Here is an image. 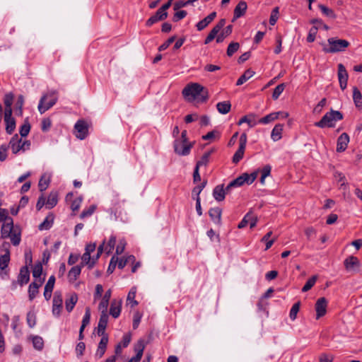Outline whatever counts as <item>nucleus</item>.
I'll list each match as a JSON object with an SVG mask.
<instances>
[{
  "instance_id": "f257e3e1",
  "label": "nucleus",
  "mask_w": 362,
  "mask_h": 362,
  "mask_svg": "<svg viewBox=\"0 0 362 362\" xmlns=\"http://www.w3.org/2000/svg\"><path fill=\"white\" fill-rule=\"evenodd\" d=\"M183 96L188 100H197L200 102H205L209 98L207 88L197 83L187 84L182 90Z\"/></svg>"
},
{
  "instance_id": "f03ea898",
  "label": "nucleus",
  "mask_w": 362,
  "mask_h": 362,
  "mask_svg": "<svg viewBox=\"0 0 362 362\" xmlns=\"http://www.w3.org/2000/svg\"><path fill=\"white\" fill-rule=\"evenodd\" d=\"M58 100V93L57 90H50L46 92L41 97L37 109L41 114L53 107Z\"/></svg>"
},
{
  "instance_id": "7ed1b4c3",
  "label": "nucleus",
  "mask_w": 362,
  "mask_h": 362,
  "mask_svg": "<svg viewBox=\"0 0 362 362\" xmlns=\"http://www.w3.org/2000/svg\"><path fill=\"white\" fill-rule=\"evenodd\" d=\"M349 42L346 40L330 37L327 40V44H322V50L325 53L343 52L349 46Z\"/></svg>"
},
{
  "instance_id": "20e7f679",
  "label": "nucleus",
  "mask_w": 362,
  "mask_h": 362,
  "mask_svg": "<svg viewBox=\"0 0 362 362\" xmlns=\"http://www.w3.org/2000/svg\"><path fill=\"white\" fill-rule=\"evenodd\" d=\"M343 119V115L337 110H331L327 112L322 119L315 123V126L320 128L334 127L337 121Z\"/></svg>"
},
{
  "instance_id": "39448f33",
  "label": "nucleus",
  "mask_w": 362,
  "mask_h": 362,
  "mask_svg": "<svg viewBox=\"0 0 362 362\" xmlns=\"http://www.w3.org/2000/svg\"><path fill=\"white\" fill-rule=\"evenodd\" d=\"M192 144L188 141L175 140L174 142V151L180 156H187L189 154Z\"/></svg>"
},
{
  "instance_id": "423d86ee",
  "label": "nucleus",
  "mask_w": 362,
  "mask_h": 362,
  "mask_svg": "<svg viewBox=\"0 0 362 362\" xmlns=\"http://www.w3.org/2000/svg\"><path fill=\"white\" fill-rule=\"evenodd\" d=\"M346 269L351 272H358L361 267L359 259L355 256H349L344 261Z\"/></svg>"
},
{
  "instance_id": "0eeeda50",
  "label": "nucleus",
  "mask_w": 362,
  "mask_h": 362,
  "mask_svg": "<svg viewBox=\"0 0 362 362\" xmlns=\"http://www.w3.org/2000/svg\"><path fill=\"white\" fill-rule=\"evenodd\" d=\"M75 134L81 140L84 139L88 135V125L84 120H78L74 125Z\"/></svg>"
},
{
  "instance_id": "6e6552de",
  "label": "nucleus",
  "mask_w": 362,
  "mask_h": 362,
  "mask_svg": "<svg viewBox=\"0 0 362 362\" xmlns=\"http://www.w3.org/2000/svg\"><path fill=\"white\" fill-rule=\"evenodd\" d=\"M4 121L6 123V131L8 134H11L16 128V120L12 117V110L4 111Z\"/></svg>"
},
{
  "instance_id": "1a4fd4ad",
  "label": "nucleus",
  "mask_w": 362,
  "mask_h": 362,
  "mask_svg": "<svg viewBox=\"0 0 362 362\" xmlns=\"http://www.w3.org/2000/svg\"><path fill=\"white\" fill-rule=\"evenodd\" d=\"M349 75L345 66L342 64H338V78L341 90H344L347 86Z\"/></svg>"
},
{
  "instance_id": "9d476101",
  "label": "nucleus",
  "mask_w": 362,
  "mask_h": 362,
  "mask_svg": "<svg viewBox=\"0 0 362 362\" xmlns=\"http://www.w3.org/2000/svg\"><path fill=\"white\" fill-rule=\"evenodd\" d=\"M257 222V217L252 212H248L239 223L238 227L243 228L249 223L250 228H252L256 226Z\"/></svg>"
},
{
  "instance_id": "9b49d317",
  "label": "nucleus",
  "mask_w": 362,
  "mask_h": 362,
  "mask_svg": "<svg viewBox=\"0 0 362 362\" xmlns=\"http://www.w3.org/2000/svg\"><path fill=\"white\" fill-rule=\"evenodd\" d=\"M327 300L325 298H320L315 303L316 319L324 316L327 312Z\"/></svg>"
},
{
  "instance_id": "f8f14e48",
  "label": "nucleus",
  "mask_w": 362,
  "mask_h": 362,
  "mask_svg": "<svg viewBox=\"0 0 362 362\" xmlns=\"http://www.w3.org/2000/svg\"><path fill=\"white\" fill-rule=\"evenodd\" d=\"M62 296L59 292H55L53 297L52 313L54 316L59 317L62 308Z\"/></svg>"
},
{
  "instance_id": "ddd939ff",
  "label": "nucleus",
  "mask_w": 362,
  "mask_h": 362,
  "mask_svg": "<svg viewBox=\"0 0 362 362\" xmlns=\"http://www.w3.org/2000/svg\"><path fill=\"white\" fill-rule=\"evenodd\" d=\"M15 228L12 218H6V221L3 223L1 229V235L2 238H8L11 233Z\"/></svg>"
},
{
  "instance_id": "4468645a",
  "label": "nucleus",
  "mask_w": 362,
  "mask_h": 362,
  "mask_svg": "<svg viewBox=\"0 0 362 362\" xmlns=\"http://www.w3.org/2000/svg\"><path fill=\"white\" fill-rule=\"evenodd\" d=\"M349 143V136L346 133H342L337 139V151L344 152Z\"/></svg>"
},
{
  "instance_id": "2eb2a0df",
  "label": "nucleus",
  "mask_w": 362,
  "mask_h": 362,
  "mask_svg": "<svg viewBox=\"0 0 362 362\" xmlns=\"http://www.w3.org/2000/svg\"><path fill=\"white\" fill-rule=\"evenodd\" d=\"M22 138L17 134L12 136L8 146L11 148L13 153L17 154L21 151V144H22Z\"/></svg>"
},
{
  "instance_id": "dca6fc26",
  "label": "nucleus",
  "mask_w": 362,
  "mask_h": 362,
  "mask_svg": "<svg viewBox=\"0 0 362 362\" xmlns=\"http://www.w3.org/2000/svg\"><path fill=\"white\" fill-rule=\"evenodd\" d=\"M167 17L168 13L163 12L159 8L153 16L147 20L146 25L150 27L159 21L165 20Z\"/></svg>"
},
{
  "instance_id": "f3484780",
  "label": "nucleus",
  "mask_w": 362,
  "mask_h": 362,
  "mask_svg": "<svg viewBox=\"0 0 362 362\" xmlns=\"http://www.w3.org/2000/svg\"><path fill=\"white\" fill-rule=\"evenodd\" d=\"M122 300L114 299L111 302L110 315L114 318H117L121 313Z\"/></svg>"
},
{
  "instance_id": "a211bd4d",
  "label": "nucleus",
  "mask_w": 362,
  "mask_h": 362,
  "mask_svg": "<svg viewBox=\"0 0 362 362\" xmlns=\"http://www.w3.org/2000/svg\"><path fill=\"white\" fill-rule=\"evenodd\" d=\"M247 6L245 1H240L234 9V15L232 21L234 22L238 18L244 16L246 12Z\"/></svg>"
},
{
  "instance_id": "6ab92c4d",
  "label": "nucleus",
  "mask_w": 362,
  "mask_h": 362,
  "mask_svg": "<svg viewBox=\"0 0 362 362\" xmlns=\"http://www.w3.org/2000/svg\"><path fill=\"white\" fill-rule=\"evenodd\" d=\"M230 190H227V187L223 189V185H217L213 191V196L218 202H221L225 199L226 194H228Z\"/></svg>"
},
{
  "instance_id": "aec40b11",
  "label": "nucleus",
  "mask_w": 362,
  "mask_h": 362,
  "mask_svg": "<svg viewBox=\"0 0 362 362\" xmlns=\"http://www.w3.org/2000/svg\"><path fill=\"white\" fill-rule=\"evenodd\" d=\"M221 214L222 210L219 207L211 208L209 211V215L211 219L217 225L221 224Z\"/></svg>"
},
{
  "instance_id": "412c9836",
  "label": "nucleus",
  "mask_w": 362,
  "mask_h": 362,
  "mask_svg": "<svg viewBox=\"0 0 362 362\" xmlns=\"http://www.w3.org/2000/svg\"><path fill=\"white\" fill-rule=\"evenodd\" d=\"M30 280V272L27 266L23 267L18 276V281L21 286L26 284Z\"/></svg>"
},
{
  "instance_id": "4be33fe9",
  "label": "nucleus",
  "mask_w": 362,
  "mask_h": 362,
  "mask_svg": "<svg viewBox=\"0 0 362 362\" xmlns=\"http://www.w3.org/2000/svg\"><path fill=\"white\" fill-rule=\"evenodd\" d=\"M216 16V12L211 13L204 19L197 23V24L196 25L197 29L199 31L204 30L211 22L214 21Z\"/></svg>"
},
{
  "instance_id": "5701e85b",
  "label": "nucleus",
  "mask_w": 362,
  "mask_h": 362,
  "mask_svg": "<svg viewBox=\"0 0 362 362\" xmlns=\"http://www.w3.org/2000/svg\"><path fill=\"white\" fill-rule=\"evenodd\" d=\"M112 296L111 289H108L105 293L104 296L102 298V300L98 305V309L100 311L106 312L107 311V308L109 305V301Z\"/></svg>"
},
{
  "instance_id": "b1692460",
  "label": "nucleus",
  "mask_w": 362,
  "mask_h": 362,
  "mask_svg": "<svg viewBox=\"0 0 362 362\" xmlns=\"http://www.w3.org/2000/svg\"><path fill=\"white\" fill-rule=\"evenodd\" d=\"M108 343V337H102L98 344V349L95 352V356L100 358L105 353L107 345Z\"/></svg>"
},
{
  "instance_id": "393cba45",
  "label": "nucleus",
  "mask_w": 362,
  "mask_h": 362,
  "mask_svg": "<svg viewBox=\"0 0 362 362\" xmlns=\"http://www.w3.org/2000/svg\"><path fill=\"white\" fill-rule=\"evenodd\" d=\"M131 341V335L130 334H126L123 336L122 340L121 342L118 343L115 346V354L119 355L122 353V348H126L128 346Z\"/></svg>"
},
{
  "instance_id": "a878e982",
  "label": "nucleus",
  "mask_w": 362,
  "mask_h": 362,
  "mask_svg": "<svg viewBox=\"0 0 362 362\" xmlns=\"http://www.w3.org/2000/svg\"><path fill=\"white\" fill-rule=\"evenodd\" d=\"M10 262V255L1 254L0 255V276L4 278V275H7V272L4 269L8 267Z\"/></svg>"
},
{
  "instance_id": "bb28decb",
  "label": "nucleus",
  "mask_w": 362,
  "mask_h": 362,
  "mask_svg": "<svg viewBox=\"0 0 362 362\" xmlns=\"http://www.w3.org/2000/svg\"><path fill=\"white\" fill-rule=\"evenodd\" d=\"M283 129L284 125L281 124H277L274 126L271 133V138L274 141H277L281 139Z\"/></svg>"
},
{
  "instance_id": "cd10ccee",
  "label": "nucleus",
  "mask_w": 362,
  "mask_h": 362,
  "mask_svg": "<svg viewBox=\"0 0 362 362\" xmlns=\"http://www.w3.org/2000/svg\"><path fill=\"white\" fill-rule=\"evenodd\" d=\"M216 108L219 113L226 115L228 113L231 108V104L230 101L219 102L216 104Z\"/></svg>"
},
{
  "instance_id": "c85d7f7f",
  "label": "nucleus",
  "mask_w": 362,
  "mask_h": 362,
  "mask_svg": "<svg viewBox=\"0 0 362 362\" xmlns=\"http://www.w3.org/2000/svg\"><path fill=\"white\" fill-rule=\"evenodd\" d=\"M81 265H76L73 267L68 273V278L69 281H74L77 279L81 272Z\"/></svg>"
},
{
  "instance_id": "c756f323",
  "label": "nucleus",
  "mask_w": 362,
  "mask_h": 362,
  "mask_svg": "<svg viewBox=\"0 0 362 362\" xmlns=\"http://www.w3.org/2000/svg\"><path fill=\"white\" fill-rule=\"evenodd\" d=\"M58 202V193L57 192H51L46 202V207L52 209L57 205Z\"/></svg>"
},
{
  "instance_id": "7c9ffc66",
  "label": "nucleus",
  "mask_w": 362,
  "mask_h": 362,
  "mask_svg": "<svg viewBox=\"0 0 362 362\" xmlns=\"http://www.w3.org/2000/svg\"><path fill=\"white\" fill-rule=\"evenodd\" d=\"M255 115L250 114L243 117L238 122V125H241L243 123H247L250 127H253L257 124L255 121Z\"/></svg>"
},
{
  "instance_id": "2f4dec72",
  "label": "nucleus",
  "mask_w": 362,
  "mask_h": 362,
  "mask_svg": "<svg viewBox=\"0 0 362 362\" xmlns=\"http://www.w3.org/2000/svg\"><path fill=\"white\" fill-rule=\"evenodd\" d=\"M279 117V113H277L276 112H272L265 117H262L259 119L258 123L263 124H267L272 122L275 121Z\"/></svg>"
},
{
  "instance_id": "473e14b6",
  "label": "nucleus",
  "mask_w": 362,
  "mask_h": 362,
  "mask_svg": "<svg viewBox=\"0 0 362 362\" xmlns=\"http://www.w3.org/2000/svg\"><path fill=\"white\" fill-rule=\"evenodd\" d=\"M54 221V216L52 214H49L43 221L42 223H41L38 228L39 230H49L53 223Z\"/></svg>"
},
{
  "instance_id": "72a5a7b5",
  "label": "nucleus",
  "mask_w": 362,
  "mask_h": 362,
  "mask_svg": "<svg viewBox=\"0 0 362 362\" xmlns=\"http://www.w3.org/2000/svg\"><path fill=\"white\" fill-rule=\"evenodd\" d=\"M81 263L80 265H87L88 269H92L95 265V260L91 259L90 255L88 252H84L81 257Z\"/></svg>"
},
{
  "instance_id": "f704fd0d",
  "label": "nucleus",
  "mask_w": 362,
  "mask_h": 362,
  "mask_svg": "<svg viewBox=\"0 0 362 362\" xmlns=\"http://www.w3.org/2000/svg\"><path fill=\"white\" fill-rule=\"evenodd\" d=\"M8 238H10L11 241L13 245H18L21 240L20 230L17 227H16L11 233V235L8 236Z\"/></svg>"
},
{
  "instance_id": "c9c22d12",
  "label": "nucleus",
  "mask_w": 362,
  "mask_h": 362,
  "mask_svg": "<svg viewBox=\"0 0 362 362\" xmlns=\"http://www.w3.org/2000/svg\"><path fill=\"white\" fill-rule=\"evenodd\" d=\"M255 74V72L251 69L246 70L244 74L238 79L236 86H241L245 83L247 80L252 78Z\"/></svg>"
},
{
  "instance_id": "e433bc0d",
  "label": "nucleus",
  "mask_w": 362,
  "mask_h": 362,
  "mask_svg": "<svg viewBox=\"0 0 362 362\" xmlns=\"http://www.w3.org/2000/svg\"><path fill=\"white\" fill-rule=\"evenodd\" d=\"M232 30H233V25H229L228 26H226L223 30L222 32L217 36L216 37V42L217 43H221L223 41V40L225 39V37H226L227 36L230 35L232 33Z\"/></svg>"
},
{
  "instance_id": "4c0bfd02",
  "label": "nucleus",
  "mask_w": 362,
  "mask_h": 362,
  "mask_svg": "<svg viewBox=\"0 0 362 362\" xmlns=\"http://www.w3.org/2000/svg\"><path fill=\"white\" fill-rule=\"evenodd\" d=\"M353 100L357 107H362V94L356 87L353 88Z\"/></svg>"
},
{
  "instance_id": "58836bf2",
  "label": "nucleus",
  "mask_w": 362,
  "mask_h": 362,
  "mask_svg": "<svg viewBox=\"0 0 362 362\" xmlns=\"http://www.w3.org/2000/svg\"><path fill=\"white\" fill-rule=\"evenodd\" d=\"M78 297L76 294H73L69 298L66 300L65 306L66 310L70 313L73 310L76 303H77Z\"/></svg>"
},
{
  "instance_id": "ea45409f",
  "label": "nucleus",
  "mask_w": 362,
  "mask_h": 362,
  "mask_svg": "<svg viewBox=\"0 0 362 362\" xmlns=\"http://www.w3.org/2000/svg\"><path fill=\"white\" fill-rule=\"evenodd\" d=\"M245 178H244L243 174L236 179L231 181L227 186V190H230L232 187H240L245 183Z\"/></svg>"
},
{
  "instance_id": "a19ab883",
  "label": "nucleus",
  "mask_w": 362,
  "mask_h": 362,
  "mask_svg": "<svg viewBox=\"0 0 362 362\" xmlns=\"http://www.w3.org/2000/svg\"><path fill=\"white\" fill-rule=\"evenodd\" d=\"M206 183H207L206 181H204L200 185L194 187V189H192V197L193 199H197L198 198H200L199 194H200L201 192L203 190V189L205 187V186L206 185Z\"/></svg>"
},
{
  "instance_id": "79ce46f5",
  "label": "nucleus",
  "mask_w": 362,
  "mask_h": 362,
  "mask_svg": "<svg viewBox=\"0 0 362 362\" xmlns=\"http://www.w3.org/2000/svg\"><path fill=\"white\" fill-rule=\"evenodd\" d=\"M32 341L33 347L38 350L41 351L44 347V340L40 336H33L32 337Z\"/></svg>"
},
{
  "instance_id": "37998d69",
  "label": "nucleus",
  "mask_w": 362,
  "mask_h": 362,
  "mask_svg": "<svg viewBox=\"0 0 362 362\" xmlns=\"http://www.w3.org/2000/svg\"><path fill=\"white\" fill-rule=\"evenodd\" d=\"M115 244H116V237L115 235H111L108 240V243L105 246V252L107 255L110 254L112 252V250H114Z\"/></svg>"
},
{
  "instance_id": "c03bdc74",
  "label": "nucleus",
  "mask_w": 362,
  "mask_h": 362,
  "mask_svg": "<svg viewBox=\"0 0 362 362\" xmlns=\"http://www.w3.org/2000/svg\"><path fill=\"white\" fill-rule=\"evenodd\" d=\"M136 293V288L135 287H132L129 293L127 295V300L132 303V307H134L138 305V302L134 300Z\"/></svg>"
},
{
  "instance_id": "a18cd8bd",
  "label": "nucleus",
  "mask_w": 362,
  "mask_h": 362,
  "mask_svg": "<svg viewBox=\"0 0 362 362\" xmlns=\"http://www.w3.org/2000/svg\"><path fill=\"white\" fill-rule=\"evenodd\" d=\"M26 320L28 326L33 328L36 325V315L33 311H29L27 313Z\"/></svg>"
},
{
  "instance_id": "49530a36",
  "label": "nucleus",
  "mask_w": 362,
  "mask_h": 362,
  "mask_svg": "<svg viewBox=\"0 0 362 362\" xmlns=\"http://www.w3.org/2000/svg\"><path fill=\"white\" fill-rule=\"evenodd\" d=\"M100 313H100V319H99V322H98V326L106 328L107 325V322H108L107 311H106V312L100 311Z\"/></svg>"
},
{
  "instance_id": "de8ad7c7",
  "label": "nucleus",
  "mask_w": 362,
  "mask_h": 362,
  "mask_svg": "<svg viewBox=\"0 0 362 362\" xmlns=\"http://www.w3.org/2000/svg\"><path fill=\"white\" fill-rule=\"evenodd\" d=\"M245 150V148L239 146L233 157V162L234 163H238L243 158Z\"/></svg>"
},
{
  "instance_id": "09e8293b",
  "label": "nucleus",
  "mask_w": 362,
  "mask_h": 362,
  "mask_svg": "<svg viewBox=\"0 0 362 362\" xmlns=\"http://www.w3.org/2000/svg\"><path fill=\"white\" fill-rule=\"evenodd\" d=\"M319 8L325 16L332 18H335L336 16L334 14V12L331 8L322 4L319 5Z\"/></svg>"
},
{
  "instance_id": "8fccbe9b",
  "label": "nucleus",
  "mask_w": 362,
  "mask_h": 362,
  "mask_svg": "<svg viewBox=\"0 0 362 362\" xmlns=\"http://www.w3.org/2000/svg\"><path fill=\"white\" fill-rule=\"evenodd\" d=\"M317 276H313L311 278H310L305 283V284L302 288L303 292H307L315 284L317 281Z\"/></svg>"
},
{
  "instance_id": "3c124183",
  "label": "nucleus",
  "mask_w": 362,
  "mask_h": 362,
  "mask_svg": "<svg viewBox=\"0 0 362 362\" xmlns=\"http://www.w3.org/2000/svg\"><path fill=\"white\" fill-rule=\"evenodd\" d=\"M300 302H297L293 305L289 313V317L291 320L293 321L296 319L297 314L300 310Z\"/></svg>"
},
{
  "instance_id": "603ef678",
  "label": "nucleus",
  "mask_w": 362,
  "mask_h": 362,
  "mask_svg": "<svg viewBox=\"0 0 362 362\" xmlns=\"http://www.w3.org/2000/svg\"><path fill=\"white\" fill-rule=\"evenodd\" d=\"M271 170H272V168L269 165H267L263 167V168L262 169V171H261V173H262V175L260 177L261 184H262V185L264 184L265 178L270 175Z\"/></svg>"
},
{
  "instance_id": "864d4df0",
  "label": "nucleus",
  "mask_w": 362,
  "mask_h": 362,
  "mask_svg": "<svg viewBox=\"0 0 362 362\" xmlns=\"http://www.w3.org/2000/svg\"><path fill=\"white\" fill-rule=\"evenodd\" d=\"M285 88V84L284 83H281V84H279L274 90L273 91V93H272V98L274 100H276L279 98V97L280 96V95L282 93V92L284 91Z\"/></svg>"
},
{
  "instance_id": "5fc2aeb1",
  "label": "nucleus",
  "mask_w": 362,
  "mask_h": 362,
  "mask_svg": "<svg viewBox=\"0 0 362 362\" xmlns=\"http://www.w3.org/2000/svg\"><path fill=\"white\" fill-rule=\"evenodd\" d=\"M318 28L315 25H313L309 30V33L307 37V41L308 42H313L315 40V37L317 33Z\"/></svg>"
},
{
  "instance_id": "6e6d98bb",
  "label": "nucleus",
  "mask_w": 362,
  "mask_h": 362,
  "mask_svg": "<svg viewBox=\"0 0 362 362\" xmlns=\"http://www.w3.org/2000/svg\"><path fill=\"white\" fill-rule=\"evenodd\" d=\"M210 156V152L205 153L201 158V159L197 163L196 168H199L202 165H206Z\"/></svg>"
},
{
  "instance_id": "4d7b16f0",
  "label": "nucleus",
  "mask_w": 362,
  "mask_h": 362,
  "mask_svg": "<svg viewBox=\"0 0 362 362\" xmlns=\"http://www.w3.org/2000/svg\"><path fill=\"white\" fill-rule=\"evenodd\" d=\"M239 47L240 45L238 42H231L229 44L227 49V55L231 57L235 52L238 51Z\"/></svg>"
},
{
  "instance_id": "13d9d810",
  "label": "nucleus",
  "mask_w": 362,
  "mask_h": 362,
  "mask_svg": "<svg viewBox=\"0 0 362 362\" xmlns=\"http://www.w3.org/2000/svg\"><path fill=\"white\" fill-rule=\"evenodd\" d=\"M135 259V257L133 255H129L127 258L126 259H120L119 260L117 259V266L119 269H123L126 265L127 264L130 262V261H134Z\"/></svg>"
},
{
  "instance_id": "bf43d9fd",
  "label": "nucleus",
  "mask_w": 362,
  "mask_h": 362,
  "mask_svg": "<svg viewBox=\"0 0 362 362\" xmlns=\"http://www.w3.org/2000/svg\"><path fill=\"white\" fill-rule=\"evenodd\" d=\"M42 266L40 263L35 264L33 269V276L34 278L41 277Z\"/></svg>"
},
{
  "instance_id": "052dcab7",
  "label": "nucleus",
  "mask_w": 362,
  "mask_h": 362,
  "mask_svg": "<svg viewBox=\"0 0 362 362\" xmlns=\"http://www.w3.org/2000/svg\"><path fill=\"white\" fill-rule=\"evenodd\" d=\"M30 130V125L28 122H25L20 128V134L21 137L26 136Z\"/></svg>"
},
{
  "instance_id": "680f3d73",
  "label": "nucleus",
  "mask_w": 362,
  "mask_h": 362,
  "mask_svg": "<svg viewBox=\"0 0 362 362\" xmlns=\"http://www.w3.org/2000/svg\"><path fill=\"white\" fill-rule=\"evenodd\" d=\"M96 209V206L95 205H91L89 208L84 209L80 217L81 218H84L88 216H90L95 211Z\"/></svg>"
},
{
  "instance_id": "e2e57ef3",
  "label": "nucleus",
  "mask_w": 362,
  "mask_h": 362,
  "mask_svg": "<svg viewBox=\"0 0 362 362\" xmlns=\"http://www.w3.org/2000/svg\"><path fill=\"white\" fill-rule=\"evenodd\" d=\"M38 289L34 284H30L28 288V297L30 300H33L38 293Z\"/></svg>"
},
{
  "instance_id": "0e129e2a",
  "label": "nucleus",
  "mask_w": 362,
  "mask_h": 362,
  "mask_svg": "<svg viewBox=\"0 0 362 362\" xmlns=\"http://www.w3.org/2000/svg\"><path fill=\"white\" fill-rule=\"evenodd\" d=\"M278 18H279V7H275L272 11V13H271V16L269 18V23L272 25H274L276 23Z\"/></svg>"
},
{
  "instance_id": "69168bd1",
  "label": "nucleus",
  "mask_w": 362,
  "mask_h": 362,
  "mask_svg": "<svg viewBox=\"0 0 362 362\" xmlns=\"http://www.w3.org/2000/svg\"><path fill=\"white\" fill-rule=\"evenodd\" d=\"M145 349L144 341L142 339L139 340L136 344L134 345V351L136 354H142L144 353V350Z\"/></svg>"
},
{
  "instance_id": "338daca9",
  "label": "nucleus",
  "mask_w": 362,
  "mask_h": 362,
  "mask_svg": "<svg viewBox=\"0 0 362 362\" xmlns=\"http://www.w3.org/2000/svg\"><path fill=\"white\" fill-rule=\"evenodd\" d=\"M257 172H254L251 174L243 173L244 178H245V183L247 185L252 184L257 177Z\"/></svg>"
},
{
  "instance_id": "774afa93",
  "label": "nucleus",
  "mask_w": 362,
  "mask_h": 362,
  "mask_svg": "<svg viewBox=\"0 0 362 362\" xmlns=\"http://www.w3.org/2000/svg\"><path fill=\"white\" fill-rule=\"evenodd\" d=\"M9 146L2 144L0 146V161H4L7 158V151Z\"/></svg>"
}]
</instances>
